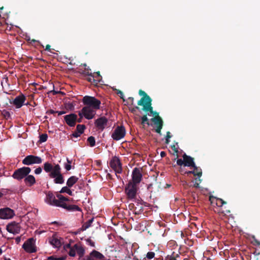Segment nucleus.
<instances>
[{
    "mask_svg": "<svg viewBox=\"0 0 260 260\" xmlns=\"http://www.w3.org/2000/svg\"><path fill=\"white\" fill-rule=\"evenodd\" d=\"M210 201L213 206L215 207L214 211L219 214H223L226 215L227 213H230V210L227 209L224 205L226 204V202L222 199L216 197H210Z\"/></svg>",
    "mask_w": 260,
    "mask_h": 260,
    "instance_id": "nucleus-1",
    "label": "nucleus"
},
{
    "mask_svg": "<svg viewBox=\"0 0 260 260\" xmlns=\"http://www.w3.org/2000/svg\"><path fill=\"white\" fill-rule=\"evenodd\" d=\"M50 178L54 179V182L56 184H62L64 183V179L62 174L61 173V168L58 164L54 166L53 171L48 175Z\"/></svg>",
    "mask_w": 260,
    "mask_h": 260,
    "instance_id": "nucleus-2",
    "label": "nucleus"
},
{
    "mask_svg": "<svg viewBox=\"0 0 260 260\" xmlns=\"http://www.w3.org/2000/svg\"><path fill=\"white\" fill-rule=\"evenodd\" d=\"M84 105L98 110L100 108L101 101L95 97L86 95L83 98Z\"/></svg>",
    "mask_w": 260,
    "mask_h": 260,
    "instance_id": "nucleus-3",
    "label": "nucleus"
},
{
    "mask_svg": "<svg viewBox=\"0 0 260 260\" xmlns=\"http://www.w3.org/2000/svg\"><path fill=\"white\" fill-rule=\"evenodd\" d=\"M31 171V169L29 167H23L22 168L16 170L13 175L12 177L17 180H20L25 178Z\"/></svg>",
    "mask_w": 260,
    "mask_h": 260,
    "instance_id": "nucleus-4",
    "label": "nucleus"
},
{
    "mask_svg": "<svg viewBox=\"0 0 260 260\" xmlns=\"http://www.w3.org/2000/svg\"><path fill=\"white\" fill-rule=\"evenodd\" d=\"M124 191L128 200H132L135 199L137 192V185L128 182L125 187Z\"/></svg>",
    "mask_w": 260,
    "mask_h": 260,
    "instance_id": "nucleus-5",
    "label": "nucleus"
},
{
    "mask_svg": "<svg viewBox=\"0 0 260 260\" xmlns=\"http://www.w3.org/2000/svg\"><path fill=\"white\" fill-rule=\"evenodd\" d=\"M36 239L30 238L27 239L23 244L22 248L28 253H34L37 251V247L35 244Z\"/></svg>",
    "mask_w": 260,
    "mask_h": 260,
    "instance_id": "nucleus-6",
    "label": "nucleus"
},
{
    "mask_svg": "<svg viewBox=\"0 0 260 260\" xmlns=\"http://www.w3.org/2000/svg\"><path fill=\"white\" fill-rule=\"evenodd\" d=\"M109 165L110 167L115 172L116 174L122 173V164L119 158L116 156L112 157L110 161Z\"/></svg>",
    "mask_w": 260,
    "mask_h": 260,
    "instance_id": "nucleus-7",
    "label": "nucleus"
},
{
    "mask_svg": "<svg viewBox=\"0 0 260 260\" xmlns=\"http://www.w3.org/2000/svg\"><path fill=\"white\" fill-rule=\"evenodd\" d=\"M42 159L40 157L33 155L26 156L22 161L23 165L27 166L33 164H40L42 163Z\"/></svg>",
    "mask_w": 260,
    "mask_h": 260,
    "instance_id": "nucleus-8",
    "label": "nucleus"
},
{
    "mask_svg": "<svg viewBox=\"0 0 260 260\" xmlns=\"http://www.w3.org/2000/svg\"><path fill=\"white\" fill-rule=\"evenodd\" d=\"M142 171V169L141 168H135L132 172V180L129 182L133 183L137 185L139 184L142 180L143 176Z\"/></svg>",
    "mask_w": 260,
    "mask_h": 260,
    "instance_id": "nucleus-9",
    "label": "nucleus"
},
{
    "mask_svg": "<svg viewBox=\"0 0 260 260\" xmlns=\"http://www.w3.org/2000/svg\"><path fill=\"white\" fill-rule=\"evenodd\" d=\"M126 134L125 129L123 126H118L112 134V138L115 141H118L124 137Z\"/></svg>",
    "mask_w": 260,
    "mask_h": 260,
    "instance_id": "nucleus-10",
    "label": "nucleus"
},
{
    "mask_svg": "<svg viewBox=\"0 0 260 260\" xmlns=\"http://www.w3.org/2000/svg\"><path fill=\"white\" fill-rule=\"evenodd\" d=\"M45 202L47 204L53 206L59 207L60 205V204H59V199H56L54 194L51 191L46 193Z\"/></svg>",
    "mask_w": 260,
    "mask_h": 260,
    "instance_id": "nucleus-11",
    "label": "nucleus"
},
{
    "mask_svg": "<svg viewBox=\"0 0 260 260\" xmlns=\"http://www.w3.org/2000/svg\"><path fill=\"white\" fill-rule=\"evenodd\" d=\"M140 95L143 97L138 102L139 106H142L143 107L144 105H146L152 102L151 98L143 90L140 89L139 91Z\"/></svg>",
    "mask_w": 260,
    "mask_h": 260,
    "instance_id": "nucleus-12",
    "label": "nucleus"
},
{
    "mask_svg": "<svg viewBox=\"0 0 260 260\" xmlns=\"http://www.w3.org/2000/svg\"><path fill=\"white\" fill-rule=\"evenodd\" d=\"M26 100L25 96L20 93L19 95L17 96L13 101H10V103L13 104L16 108H20L23 105Z\"/></svg>",
    "mask_w": 260,
    "mask_h": 260,
    "instance_id": "nucleus-13",
    "label": "nucleus"
},
{
    "mask_svg": "<svg viewBox=\"0 0 260 260\" xmlns=\"http://www.w3.org/2000/svg\"><path fill=\"white\" fill-rule=\"evenodd\" d=\"M96 109H93L92 107L85 106L82 108L83 116L87 119H91L94 117L96 114Z\"/></svg>",
    "mask_w": 260,
    "mask_h": 260,
    "instance_id": "nucleus-14",
    "label": "nucleus"
},
{
    "mask_svg": "<svg viewBox=\"0 0 260 260\" xmlns=\"http://www.w3.org/2000/svg\"><path fill=\"white\" fill-rule=\"evenodd\" d=\"M14 211L9 208H4L0 209V218L10 219L14 216Z\"/></svg>",
    "mask_w": 260,
    "mask_h": 260,
    "instance_id": "nucleus-15",
    "label": "nucleus"
},
{
    "mask_svg": "<svg viewBox=\"0 0 260 260\" xmlns=\"http://www.w3.org/2000/svg\"><path fill=\"white\" fill-rule=\"evenodd\" d=\"M108 119L105 117H101L95 120L94 124L97 128L103 131L107 125Z\"/></svg>",
    "mask_w": 260,
    "mask_h": 260,
    "instance_id": "nucleus-16",
    "label": "nucleus"
},
{
    "mask_svg": "<svg viewBox=\"0 0 260 260\" xmlns=\"http://www.w3.org/2000/svg\"><path fill=\"white\" fill-rule=\"evenodd\" d=\"M7 230L10 233L18 234L20 231V226L18 223L12 222L7 225Z\"/></svg>",
    "mask_w": 260,
    "mask_h": 260,
    "instance_id": "nucleus-17",
    "label": "nucleus"
},
{
    "mask_svg": "<svg viewBox=\"0 0 260 260\" xmlns=\"http://www.w3.org/2000/svg\"><path fill=\"white\" fill-rule=\"evenodd\" d=\"M64 119L67 124L70 126L73 127L76 125L77 122V115L71 113L64 116Z\"/></svg>",
    "mask_w": 260,
    "mask_h": 260,
    "instance_id": "nucleus-18",
    "label": "nucleus"
},
{
    "mask_svg": "<svg viewBox=\"0 0 260 260\" xmlns=\"http://www.w3.org/2000/svg\"><path fill=\"white\" fill-rule=\"evenodd\" d=\"M182 157L184 159L185 167H191L194 166L196 165L194 161V158L190 156L187 155L186 154L184 153L182 155Z\"/></svg>",
    "mask_w": 260,
    "mask_h": 260,
    "instance_id": "nucleus-19",
    "label": "nucleus"
},
{
    "mask_svg": "<svg viewBox=\"0 0 260 260\" xmlns=\"http://www.w3.org/2000/svg\"><path fill=\"white\" fill-rule=\"evenodd\" d=\"M192 168H193V170L192 171H188L184 172V174H193L194 176H198V177H201L202 175V171L200 167H197L196 165L194 166H192Z\"/></svg>",
    "mask_w": 260,
    "mask_h": 260,
    "instance_id": "nucleus-20",
    "label": "nucleus"
},
{
    "mask_svg": "<svg viewBox=\"0 0 260 260\" xmlns=\"http://www.w3.org/2000/svg\"><path fill=\"white\" fill-rule=\"evenodd\" d=\"M62 239H58V237L53 235L50 239L49 243L53 247L55 248H59L61 246L62 244Z\"/></svg>",
    "mask_w": 260,
    "mask_h": 260,
    "instance_id": "nucleus-21",
    "label": "nucleus"
},
{
    "mask_svg": "<svg viewBox=\"0 0 260 260\" xmlns=\"http://www.w3.org/2000/svg\"><path fill=\"white\" fill-rule=\"evenodd\" d=\"M142 110L146 112H149L154 116V117L159 116L157 112L153 110L152 102L146 105H144V107L142 108Z\"/></svg>",
    "mask_w": 260,
    "mask_h": 260,
    "instance_id": "nucleus-22",
    "label": "nucleus"
},
{
    "mask_svg": "<svg viewBox=\"0 0 260 260\" xmlns=\"http://www.w3.org/2000/svg\"><path fill=\"white\" fill-rule=\"evenodd\" d=\"M59 207L65 209L69 211H82V209L79 206L76 205H68L67 204H60Z\"/></svg>",
    "mask_w": 260,
    "mask_h": 260,
    "instance_id": "nucleus-23",
    "label": "nucleus"
},
{
    "mask_svg": "<svg viewBox=\"0 0 260 260\" xmlns=\"http://www.w3.org/2000/svg\"><path fill=\"white\" fill-rule=\"evenodd\" d=\"M24 181L25 183L29 186H31L36 183V179L33 175H28L24 178Z\"/></svg>",
    "mask_w": 260,
    "mask_h": 260,
    "instance_id": "nucleus-24",
    "label": "nucleus"
},
{
    "mask_svg": "<svg viewBox=\"0 0 260 260\" xmlns=\"http://www.w3.org/2000/svg\"><path fill=\"white\" fill-rule=\"evenodd\" d=\"M74 247H75V250H76V253L77 255L79 256V258H81L82 257H83L85 253L84 248L82 246L79 245L78 244H75Z\"/></svg>",
    "mask_w": 260,
    "mask_h": 260,
    "instance_id": "nucleus-25",
    "label": "nucleus"
},
{
    "mask_svg": "<svg viewBox=\"0 0 260 260\" xmlns=\"http://www.w3.org/2000/svg\"><path fill=\"white\" fill-rule=\"evenodd\" d=\"M88 256H90L92 258L94 257L100 260H104L105 258V256L103 254L95 250H92Z\"/></svg>",
    "mask_w": 260,
    "mask_h": 260,
    "instance_id": "nucleus-26",
    "label": "nucleus"
},
{
    "mask_svg": "<svg viewBox=\"0 0 260 260\" xmlns=\"http://www.w3.org/2000/svg\"><path fill=\"white\" fill-rule=\"evenodd\" d=\"M78 177L75 176H72L68 179L67 185L69 187H71L78 181Z\"/></svg>",
    "mask_w": 260,
    "mask_h": 260,
    "instance_id": "nucleus-27",
    "label": "nucleus"
},
{
    "mask_svg": "<svg viewBox=\"0 0 260 260\" xmlns=\"http://www.w3.org/2000/svg\"><path fill=\"white\" fill-rule=\"evenodd\" d=\"M43 169L46 173H50V172L53 171L54 167L50 162H46L44 164Z\"/></svg>",
    "mask_w": 260,
    "mask_h": 260,
    "instance_id": "nucleus-28",
    "label": "nucleus"
},
{
    "mask_svg": "<svg viewBox=\"0 0 260 260\" xmlns=\"http://www.w3.org/2000/svg\"><path fill=\"white\" fill-rule=\"evenodd\" d=\"M151 121L154 123L156 126L159 124H163V121L160 116L152 118Z\"/></svg>",
    "mask_w": 260,
    "mask_h": 260,
    "instance_id": "nucleus-29",
    "label": "nucleus"
},
{
    "mask_svg": "<svg viewBox=\"0 0 260 260\" xmlns=\"http://www.w3.org/2000/svg\"><path fill=\"white\" fill-rule=\"evenodd\" d=\"M57 198L59 199V204H66V201H69V199L61 195L60 194H57Z\"/></svg>",
    "mask_w": 260,
    "mask_h": 260,
    "instance_id": "nucleus-30",
    "label": "nucleus"
},
{
    "mask_svg": "<svg viewBox=\"0 0 260 260\" xmlns=\"http://www.w3.org/2000/svg\"><path fill=\"white\" fill-rule=\"evenodd\" d=\"M179 257V254L173 252L171 255H168L165 260H177V258Z\"/></svg>",
    "mask_w": 260,
    "mask_h": 260,
    "instance_id": "nucleus-31",
    "label": "nucleus"
},
{
    "mask_svg": "<svg viewBox=\"0 0 260 260\" xmlns=\"http://www.w3.org/2000/svg\"><path fill=\"white\" fill-rule=\"evenodd\" d=\"M69 188L70 187H69L68 186H64V187H62L61 190L59 191V192L61 193L66 192V193H67L70 196H73V192H72V190Z\"/></svg>",
    "mask_w": 260,
    "mask_h": 260,
    "instance_id": "nucleus-32",
    "label": "nucleus"
},
{
    "mask_svg": "<svg viewBox=\"0 0 260 260\" xmlns=\"http://www.w3.org/2000/svg\"><path fill=\"white\" fill-rule=\"evenodd\" d=\"M93 218H92L91 219L88 220L87 222H86L85 223H84L82 225V229L83 230H86V229H88L89 227L91 226L92 223L93 221Z\"/></svg>",
    "mask_w": 260,
    "mask_h": 260,
    "instance_id": "nucleus-33",
    "label": "nucleus"
},
{
    "mask_svg": "<svg viewBox=\"0 0 260 260\" xmlns=\"http://www.w3.org/2000/svg\"><path fill=\"white\" fill-rule=\"evenodd\" d=\"M86 128V126L84 124H78L76 127V131L79 133V134L83 133L84 129Z\"/></svg>",
    "mask_w": 260,
    "mask_h": 260,
    "instance_id": "nucleus-34",
    "label": "nucleus"
},
{
    "mask_svg": "<svg viewBox=\"0 0 260 260\" xmlns=\"http://www.w3.org/2000/svg\"><path fill=\"white\" fill-rule=\"evenodd\" d=\"M87 142L89 143L90 147H93L95 145V140L93 136L89 137L87 139Z\"/></svg>",
    "mask_w": 260,
    "mask_h": 260,
    "instance_id": "nucleus-35",
    "label": "nucleus"
},
{
    "mask_svg": "<svg viewBox=\"0 0 260 260\" xmlns=\"http://www.w3.org/2000/svg\"><path fill=\"white\" fill-rule=\"evenodd\" d=\"M145 124H147L148 125H150L146 114L143 115L141 118V124L144 126Z\"/></svg>",
    "mask_w": 260,
    "mask_h": 260,
    "instance_id": "nucleus-36",
    "label": "nucleus"
},
{
    "mask_svg": "<svg viewBox=\"0 0 260 260\" xmlns=\"http://www.w3.org/2000/svg\"><path fill=\"white\" fill-rule=\"evenodd\" d=\"M1 113L4 118L6 119H8L11 117L10 112L4 109L3 110L1 111Z\"/></svg>",
    "mask_w": 260,
    "mask_h": 260,
    "instance_id": "nucleus-37",
    "label": "nucleus"
},
{
    "mask_svg": "<svg viewBox=\"0 0 260 260\" xmlns=\"http://www.w3.org/2000/svg\"><path fill=\"white\" fill-rule=\"evenodd\" d=\"M154 256L155 253L154 252L149 251L146 254V257H145L143 260H146V259H151L154 257Z\"/></svg>",
    "mask_w": 260,
    "mask_h": 260,
    "instance_id": "nucleus-38",
    "label": "nucleus"
},
{
    "mask_svg": "<svg viewBox=\"0 0 260 260\" xmlns=\"http://www.w3.org/2000/svg\"><path fill=\"white\" fill-rule=\"evenodd\" d=\"M94 78H96V77L93 74H91V76H88V77L86 78V80L91 83H94L99 81V79L95 80Z\"/></svg>",
    "mask_w": 260,
    "mask_h": 260,
    "instance_id": "nucleus-39",
    "label": "nucleus"
},
{
    "mask_svg": "<svg viewBox=\"0 0 260 260\" xmlns=\"http://www.w3.org/2000/svg\"><path fill=\"white\" fill-rule=\"evenodd\" d=\"M171 148L174 151V153L173 154L176 156V157L174 158V160H176L178 157V148L176 147L175 145H172L171 146Z\"/></svg>",
    "mask_w": 260,
    "mask_h": 260,
    "instance_id": "nucleus-40",
    "label": "nucleus"
},
{
    "mask_svg": "<svg viewBox=\"0 0 260 260\" xmlns=\"http://www.w3.org/2000/svg\"><path fill=\"white\" fill-rule=\"evenodd\" d=\"M48 138V135L46 134H43L40 136L39 141L41 143L45 142L47 141Z\"/></svg>",
    "mask_w": 260,
    "mask_h": 260,
    "instance_id": "nucleus-41",
    "label": "nucleus"
},
{
    "mask_svg": "<svg viewBox=\"0 0 260 260\" xmlns=\"http://www.w3.org/2000/svg\"><path fill=\"white\" fill-rule=\"evenodd\" d=\"M114 90L116 91V93L117 95H118L121 99H122L123 102L125 101V99L124 98V94L122 91L119 89H115Z\"/></svg>",
    "mask_w": 260,
    "mask_h": 260,
    "instance_id": "nucleus-42",
    "label": "nucleus"
},
{
    "mask_svg": "<svg viewBox=\"0 0 260 260\" xmlns=\"http://www.w3.org/2000/svg\"><path fill=\"white\" fill-rule=\"evenodd\" d=\"M68 253L71 256H75L76 253V250H75V247H74V245L72 247V248H70L69 250Z\"/></svg>",
    "mask_w": 260,
    "mask_h": 260,
    "instance_id": "nucleus-43",
    "label": "nucleus"
},
{
    "mask_svg": "<svg viewBox=\"0 0 260 260\" xmlns=\"http://www.w3.org/2000/svg\"><path fill=\"white\" fill-rule=\"evenodd\" d=\"M90 69L88 68H85L84 70L82 72V74L85 76H91L92 73L90 72Z\"/></svg>",
    "mask_w": 260,
    "mask_h": 260,
    "instance_id": "nucleus-44",
    "label": "nucleus"
},
{
    "mask_svg": "<svg viewBox=\"0 0 260 260\" xmlns=\"http://www.w3.org/2000/svg\"><path fill=\"white\" fill-rule=\"evenodd\" d=\"M143 211V207L141 206L140 208H138L137 207H135L134 209V212L135 214H139Z\"/></svg>",
    "mask_w": 260,
    "mask_h": 260,
    "instance_id": "nucleus-45",
    "label": "nucleus"
},
{
    "mask_svg": "<svg viewBox=\"0 0 260 260\" xmlns=\"http://www.w3.org/2000/svg\"><path fill=\"white\" fill-rule=\"evenodd\" d=\"M125 102H126L125 105H133L134 104V99L133 97H129L127 101H125Z\"/></svg>",
    "mask_w": 260,
    "mask_h": 260,
    "instance_id": "nucleus-46",
    "label": "nucleus"
},
{
    "mask_svg": "<svg viewBox=\"0 0 260 260\" xmlns=\"http://www.w3.org/2000/svg\"><path fill=\"white\" fill-rule=\"evenodd\" d=\"M86 242H87V244L89 245H90V246L93 247H95L94 242L92 240H91L90 239H87L86 240Z\"/></svg>",
    "mask_w": 260,
    "mask_h": 260,
    "instance_id": "nucleus-47",
    "label": "nucleus"
},
{
    "mask_svg": "<svg viewBox=\"0 0 260 260\" xmlns=\"http://www.w3.org/2000/svg\"><path fill=\"white\" fill-rule=\"evenodd\" d=\"M177 164L178 166H181L183 165L184 166V159L183 158V159L179 158L177 160Z\"/></svg>",
    "mask_w": 260,
    "mask_h": 260,
    "instance_id": "nucleus-48",
    "label": "nucleus"
},
{
    "mask_svg": "<svg viewBox=\"0 0 260 260\" xmlns=\"http://www.w3.org/2000/svg\"><path fill=\"white\" fill-rule=\"evenodd\" d=\"M42 172V169L41 168V167H38L35 170V173L36 174H40Z\"/></svg>",
    "mask_w": 260,
    "mask_h": 260,
    "instance_id": "nucleus-49",
    "label": "nucleus"
},
{
    "mask_svg": "<svg viewBox=\"0 0 260 260\" xmlns=\"http://www.w3.org/2000/svg\"><path fill=\"white\" fill-rule=\"evenodd\" d=\"M81 134H79V133L78 132H77L76 130V131H75L73 134L72 135V137H75V138H78V137H79L80 136Z\"/></svg>",
    "mask_w": 260,
    "mask_h": 260,
    "instance_id": "nucleus-50",
    "label": "nucleus"
},
{
    "mask_svg": "<svg viewBox=\"0 0 260 260\" xmlns=\"http://www.w3.org/2000/svg\"><path fill=\"white\" fill-rule=\"evenodd\" d=\"M49 259H53V260H63L64 259V257H56L53 258V256H50Z\"/></svg>",
    "mask_w": 260,
    "mask_h": 260,
    "instance_id": "nucleus-51",
    "label": "nucleus"
},
{
    "mask_svg": "<svg viewBox=\"0 0 260 260\" xmlns=\"http://www.w3.org/2000/svg\"><path fill=\"white\" fill-rule=\"evenodd\" d=\"M64 168L66 169L67 171H69L71 169V165L68 164H64Z\"/></svg>",
    "mask_w": 260,
    "mask_h": 260,
    "instance_id": "nucleus-52",
    "label": "nucleus"
},
{
    "mask_svg": "<svg viewBox=\"0 0 260 260\" xmlns=\"http://www.w3.org/2000/svg\"><path fill=\"white\" fill-rule=\"evenodd\" d=\"M64 249H66L67 251H68V250H70V248H72V247L71 246V244H66L64 246H63Z\"/></svg>",
    "mask_w": 260,
    "mask_h": 260,
    "instance_id": "nucleus-53",
    "label": "nucleus"
},
{
    "mask_svg": "<svg viewBox=\"0 0 260 260\" xmlns=\"http://www.w3.org/2000/svg\"><path fill=\"white\" fill-rule=\"evenodd\" d=\"M85 231V230H83V229H82V226L81 228H79V229H78V230H77V231L75 232V235H77V234H80L81 232H83V231Z\"/></svg>",
    "mask_w": 260,
    "mask_h": 260,
    "instance_id": "nucleus-54",
    "label": "nucleus"
},
{
    "mask_svg": "<svg viewBox=\"0 0 260 260\" xmlns=\"http://www.w3.org/2000/svg\"><path fill=\"white\" fill-rule=\"evenodd\" d=\"M81 260H93V258L91 257L90 256H85L83 257Z\"/></svg>",
    "mask_w": 260,
    "mask_h": 260,
    "instance_id": "nucleus-55",
    "label": "nucleus"
},
{
    "mask_svg": "<svg viewBox=\"0 0 260 260\" xmlns=\"http://www.w3.org/2000/svg\"><path fill=\"white\" fill-rule=\"evenodd\" d=\"M139 107L138 106H136L134 108H129V110L132 113H135L136 112V109H138Z\"/></svg>",
    "mask_w": 260,
    "mask_h": 260,
    "instance_id": "nucleus-56",
    "label": "nucleus"
},
{
    "mask_svg": "<svg viewBox=\"0 0 260 260\" xmlns=\"http://www.w3.org/2000/svg\"><path fill=\"white\" fill-rule=\"evenodd\" d=\"M172 137V136L171 135V133L170 132H168L167 133V135L166 138L168 139H170Z\"/></svg>",
    "mask_w": 260,
    "mask_h": 260,
    "instance_id": "nucleus-57",
    "label": "nucleus"
},
{
    "mask_svg": "<svg viewBox=\"0 0 260 260\" xmlns=\"http://www.w3.org/2000/svg\"><path fill=\"white\" fill-rule=\"evenodd\" d=\"M57 113H58V115H61L66 113V111H57Z\"/></svg>",
    "mask_w": 260,
    "mask_h": 260,
    "instance_id": "nucleus-58",
    "label": "nucleus"
},
{
    "mask_svg": "<svg viewBox=\"0 0 260 260\" xmlns=\"http://www.w3.org/2000/svg\"><path fill=\"white\" fill-rule=\"evenodd\" d=\"M200 182H198L197 181H195V183L193 185V186L196 187V188H199V184H200Z\"/></svg>",
    "mask_w": 260,
    "mask_h": 260,
    "instance_id": "nucleus-59",
    "label": "nucleus"
},
{
    "mask_svg": "<svg viewBox=\"0 0 260 260\" xmlns=\"http://www.w3.org/2000/svg\"><path fill=\"white\" fill-rule=\"evenodd\" d=\"M78 115L80 116V117H81V118H83V116H83V113L82 112V109L81 110V111L79 112Z\"/></svg>",
    "mask_w": 260,
    "mask_h": 260,
    "instance_id": "nucleus-60",
    "label": "nucleus"
},
{
    "mask_svg": "<svg viewBox=\"0 0 260 260\" xmlns=\"http://www.w3.org/2000/svg\"><path fill=\"white\" fill-rule=\"evenodd\" d=\"M160 154L161 157H164L166 155V153L165 151H161Z\"/></svg>",
    "mask_w": 260,
    "mask_h": 260,
    "instance_id": "nucleus-61",
    "label": "nucleus"
},
{
    "mask_svg": "<svg viewBox=\"0 0 260 260\" xmlns=\"http://www.w3.org/2000/svg\"><path fill=\"white\" fill-rule=\"evenodd\" d=\"M181 182L184 186H186V185H187V182L185 180H182Z\"/></svg>",
    "mask_w": 260,
    "mask_h": 260,
    "instance_id": "nucleus-62",
    "label": "nucleus"
},
{
    "mask_svg": "<svg viewBox=\"0 0 260 260\" xmlns=\"http://www.w3.org/2000/svg\"><path fill=\"white\" fill-rule=\"evenodd\" d=\"M50 47H51L50 45H49V44H48V45H47L46 46L45 50H47V51H50V50H51V49H50Z\"/></svg>",
    "mask_w": 260,
    "mask_h": 260,
    "instance_id": "nucleus-63",
    "label": "nucleus"
},
{
    "mask_svg": "<svg viewBox=\"0 0 260 260\" xmlns=\"http://www.w3.org/2000/svg\"><path fill=\"white\" fill-rule=\"evenodd\" d=\"M51 114H55V113H57V111H54L53 110H49V112Z\"/></svg>",
    "mask_w": 260,
    "mask_h": 260,
    "instance_id": "nucleus-64",
    "label": "nucleus"
}]
</instances>
